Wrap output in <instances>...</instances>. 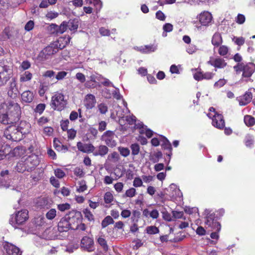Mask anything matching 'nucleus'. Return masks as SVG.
<instances>
[{"label": "nucleus", "instance_id": "nucleus-1", "mask_svg": "<svg viewBox=\"0 0 255 255\" xmlns=\"http://www.w3.org/2000/svg\"><path fill=\"white\" fill-rule=\"evenodd\" d=\"M20 105L13 100L7 99L0 104V121L4 125L17 121L21 115Z\"/></svg>", "mask_w": 255, "mask_h": 255}, {"label": "nucleus", "instance_id": "nucleus-2", "mask_svg": "<svg viewBox=\"0 0 255 255\" xmlns=\"http://www.w3.org/2000/svg\"><path fill=\"white\" fill-rule=\"evenodd\" d=\"M12 76V66L0 61V87L5 85Z\"/></svg>", "mask_w": 255, "mask_h": 255}, {"label": "nucleus", "instance_id": "nucleus-3", "mask_svg": "<svg viewBox=\"0 0 255 255\" xmlns=\"http://www.w3.org/2000/svg\"><path fill=\"white\" fill-rule=\"evenodd\" d=\"M28 219V212L26 210L18 211L15 215L11 216L9 223L15 228L24 224Z\"/></svg>", "mask_w": 255, "mask_h": 255}, {"label": "nucleus", "instance_id": "nucleus-4", "mask_svg": "<svg viewBox=\"0 0 255 255\" xmlns=\"http://www.w3.org/2000/svg\"><path fill=\"white\" fill-rule=\"evenodd\" d=\"M67 104L63 94L60 92H56L51 98V106L54 110L61 111L63 110Z\"/></svg>", "mask_w": 255, "mask_h": 255}, {"label": "nucleus", "instance_id": "nucleus-5", "mask_svg": "<svg viewBox=\"0 0 255 255\" xmlns=\"http://www.w3.org/2000/svg\"><path fill=\"white\" fill-rule=\"evenodd\" d=\"M204 215L206 218V225L210 227L213 230L219 232L221 229V225L217 221L215 213L212 210L206 209L204 211Z\"/></svg>", "mask_w": 255, "mask_h": 255}, {"label": "nucleus", "instance_id": "nucleus-6", "mask_svg": "<svg viewBox=\"0 0 255 255\" xmlns=\"http://www.w3.org/2000/svg\"><path fill=\"white\" fill-rule=\"evenodd\" d=\"M210 113L207 116L210 118H212V125L217 128L221 129L225 127V122L222 115L217 114L215 109L211 107L209 109Z\"/></svg>", "mask_w": 255, "mask_h": 255}, {"label": "nucleus", "instance_id": "nucleus-7", "mask_svg": "<svg viewBox=\"0 0 255 255\" xmlns=\"http://www.w3.org/2000/svg\"><path fill=\"white\" fill-rule=\"evenodd\" d=\"M4 134L7 139L14 141H19L22 138L17 127L14 125L9 126L5 130Z\"/></svg>", "mask_w": 255, "mask_h": 255}, {"label": "nucleus", "instance_id": "nucleus-8", "mask_svg": "<svg viewBox=\"0 0 255 255\" xmlns=\"http://www.w3.org/2000/svg\"><path fill=\"white\" fill-rule=\"evenodd\" d=\"M6 92L8 97L12 100H14L18 97L19 91L15 78H12L8 83Z\"/></svg>", "mask_w": 255, "mask_h": 255}, {"label": "nucleus", "instance_id": "nucleus-9", "mask_svg": "<svg viewBox=\"0 0 255 255\" xmlns=\"http://www.w3.org/2000/svg\"><path fill=\"white\" fill-rule=\"evenodd\" d=\"M25 164L27 168V171H31L39 163V160L37 155L31 154L25 158Z\"/></svg>", "mask_w": 255, "mask_h": 255}, {"label": "nucleus", "instance_id": "nucleus-10", "mask_svg": "<svg viewBox=\"0 0 255 255\" xmlns=\"http://www.w3.org/2000/svg\"><path fill=\"white\" fill-rule=\"evenodd\" d=\"M207 63L214 67L215 68L218 69L224 68L227 65V63L225 60L220 57H214L211 56Z\"/></svg>", "mask_w": 255, "mask_h": 255}, {"label": "nucleus", "instance_id": "nucleus-11", "mask_svg": "<svg viewBox=\"0 0 255 255\" xmlns=\"http://www.w3.org/2000/svg\"><path fill=\"white\" fill-rule=\"evenodd\" d=\"M114 138L115 134L112 131H107L102 136V140L105 141L108 146L111 147H115L117 144Z\"/></svg>", "mask_w": 255, "mask_h": 255}, {"label": "nucleus", "instance_id": "nucleus-12", "mask_svg": "<svg viewBox=\"0 0 255 255\" xmlns=\"http://www.w3.org/2000/svg\"><path fill=\"white\" fill-rule=\"evenodd\" d=\"M3 247L7 255H21V252L15 246L8 242H4Z\"/></svg>", "mask_w": 255, "mask_h": 255}, {"label": "nucleus", "instance_id": "nucleus-13", "mask_svg": "<svg viewBox=\"0 0 255 255\" xmlns=\"http://www.w3.org/2000/svg\"><path fill=\"white\" fill-rule=\"evenodd\" d=\"M198 19L200 23L203 26H208L211 23L212 20V15L208 11H203L198 16Z\"/></svg>", "mask_w": 255, "mask_h": 255}, {"label": "nucleus", "instance_id": "nucleus-14", "mask_svg": "<svg viewBox=\"0 0 255 255\" xmlns=\"http://www.w3.org/2000/svg\"><path fill=\"white\" fill-rule=\"evenodd\" d=\"M81 247L88 252H92L94 250V241L90 237H84L81 240Z\"/></svg>", "mask_w": 255, "mask_h": 255}, {"label": "nucleus", "instance_id": "nucleus-15", "mask_svg": "<svg viewBox=\"0 0 255 255\" xmlns=\"http://www.w3.org/2000/svg\"><path fill=\"white\" fill-rule=\"evenodd\" d=\"M83 102L87 109H92L95 107L96 103V98L95 96L92 94H87L85 96Z\"/></svg>", "mask_w": 255, "mask_h": 255}, {"label": "nucleus", "instance_id": "nucleus-16", "mask_svg": "<svg viewBox=\"0 0 255 255\" xmlns=\"http://www.w3.org/2000/svg\"><path fill=\"white\" fill-rule=\"evenodd\" d=\"M77 146L79 150L84 153H93V151L95 149V146L91 143H83L81 142H78Z\"/></svg>", "mask_w": 255, "mask_h": 255}, {"label": "nucleus", "instance_id": "nucleus-17", "mask_svg": "<svg viewBox=\"0 0 255 255\" xmlns=\"http://www.w3.org/2000/svg\"><path fill=\"white\" fill-rule=\"evenodd\" d=\"M17 128L23 136V135L27 134L30 132L31 125L26 121H21Z\"/></svg>", "mask_w": 255, "mask_h": 255}, {"label": "nucleus", "instance_id": "nucleus-18", "mask_svg": "<svg viewBox=\"0 0 255 255\" xmlns=\"http://www.w3.org/2000/svg\"><path fill=\"white\" fill-rule=\"evenodd\" d=\"M253 98L252 93L249 90L247 91L245 94L240 97L238 99L239 105L241 106H246L251 101Z\"/></svg>", "mask_w": 255, "mask_h": 255}, {"label": "nucleus", "instance_id": "nucleus-19", "mask_svg": "<svg viewBox=\"0 0 255 255\" xmlns=\"http://www.w3.org/2000/svg\"><path fill=\"white\" fill-rule=\"evenodd\" d=\"M135 127L136 128L139 129V132L141 134H145L146 136L150 138L153 134V131L149 128H147V127L144 126L142 123H138L135 124Z\"/></svg>", "mask_w": 255, "mask_h": 255}, {"label": "nucleus", "instance_id": "nucleus-20", "mask_svg": "<svg viewBox=\"0 0 255 255\" xmlns=\"http://www.w3.org/2000/svg\"><path fill=\"white\" fill-rule=\"evenodd\" d=\"M255 69V65L252 63H249L244 65L243 76L250 77L254 72Z\"/></svg>", "mask_w": 255, "mask_h": 255}, {"label": "nucleus", "instance_id": "nucleus-21", "mask_svg": "<svg viewBox=\"0 0 255 255\" xmlns=\"http://www.w3.org/2000/svg\"><path fill=\"white\" fill-rule=\"evenodd\" d=\"M157 48V46L156 45L151 44L136 47L135 48V49L142 53H149L154 52L156 50Z\"/></svg>", "mask_w": 255, "mask_h": 255}, {"label": "nucleus", "instance_id": "nucleus-22", "mask_svg": "<svg viewBox=\"0 0 255 255\" xmlns=\"http://www.w3.org/2000/svg\"><path fill=\"white\" fill-rule=\"evenodd\" d=\"M70 37L69 36L61 37L53 42L59 50V49L64 48L70 42Z\"/></svg>", "mask_w": 255, "mask_h": 255}, {"label": "nucleus", "instance_id": "nucleus-23", "mask_svg": "<svg viewBox=\"0 0 255 255\" xmlns=\"http://www.w3.org/2000/svg\"><path fill=\"white\" fill-rule=\"evenodd\" d=\"M70 228V224L66 218H62L58 224V229L59 232H66Z\"/></svg>", "mask_w": 255, "mask_h": 255}, {"label": "nucleus", "instance_id": "nucleus-24", "mask_svg": "<svg viewBox=\"0 0 255 255\" xmlns=\"http://www.w3.org/2000/svg\"><path fill=\"white\" fill-rule=\"evenodd\" d=\"M34 94L30 90L24 91L21 94V100L23 102L29 103L32 102L34 99Z\"/></svg>", "mask_w": 255, "mask_h": 255}, {"label": "nucleus", "instance_id": "nucleus-25", "mask_svg": "<svg viewBox=\"0 0 255 255\" xmlns=\"http://www.w3.org/2000/svg\"><path fill=\"white\" fill-rule=\"evenodd\" d=\"M58 51L54 43L53 42L43 50V53L46 56H50L57 53Z\"/></svg>", "mask_w": 255, "mask_h": 255}, {"label": "nucleus", "instance_id": "nucleus-26", "mask_svg": "<svg viewBox=\"0 0 255 255\" xmlns=\"http://www.w3.org/2000/svg\"><path fill=\"white\" fill-rule=\"evenodd\" d=\"M108 151L109 149L106 145H101L98 147L97 150L93 151V155L104 156L108 153Z\"/></svg>", "mask_w": 255, "mask_h": 255}, {"label": "nucleus", "instance_id": "nucleus-27", "mask_svg": "<svg viewBox=\"0 0 255 255\" xmlns=\"http://www.w3.org/2000/svg\"><path fill=\"white\" fill-rule=\"evenodd\" d=\"M11 151L10 147L7 144L0 145V160L3 159Z\"/></svg>", "mask_w": 255, "mask_h": 255}, {"label": "nucleus", "instance_id": "nucleus-28", "mask_svg": "<svg viewBox=\"0 0 255 255\" xmlns=\"http://www.w3.org/2000/svg\"><path fill=\"white\" fill-rule=\"evenodd\" d=\"M32 78V74L28 71L21 72L19 75V81L24 83L30 81Z\"/></svg>", "mask_w": 255, "mask_h": 255}, {"label": "nucleus", "instance_id": "nucleus-29", "mask_svg": "<svg viewBox=\"0 0 255 255\" xmlns=\"http://www.w3.org/2000/svg\"><path fill=\"white\" fill-rule=\"evenodd\" d=\"M15 169L18 172L22 173L25 171H27L26 164H25V159L22 158L16 164Z\"/></svg>", "mask_w": 255, "mask_h": 255}, {"label": "nucleus", "instance_id": "nucleus-30", "mask_svg": "<svg viewBox=\"0 0 255 255\" xmlns=\"http://www.w3.org/2000/svg\"><path fill=\"white\" fill-rule=\"evenodd\" d=\"M50 84L46 82H43L40 84L38 93L40 96H43L46 91H47L50 87Z\"/></svg>", "mask_w": 255, "mask_h": 255}, {"label": "nucleus", "instance_id": "nucleus-31", "mask_svg": "<svg viewBox=\"0 0 255 255\" xmlns=\"http://www.w3.org/2000/svg\"><path fill=\"white\" fill-rule=\"evenodd\" d=\"M222 38L219 33H215L212 39V43L213 45L219 46L222 43Z\"/></svg>", "mask_w": 255, "mask_h": 255}, {"label": "nucleus", "instance_id": "nucleus-32", "mask_svg": "<svg viewBox=\"0 0 255 255\" xmlns=\"http://www.w3.org/2000/svg\"><path fill=\"white\" fill-rule=\"evenodd\" d=\"M79 23L77 19H70L67 22V28H68L71 31H75L78 27Z\"/></svg>", "mask_w": 255, "mask_h": 255}, {"label": "nucleus", "instance_id": "nucleus-33", "mask_svg": "<svg viewBox=\"0 0 255 255\" xmlns=\"http://www.w3.org/2000/svg\"><path fill=\"white\" fill-rule=\"evenodd\" d=\"M114 223V221L112 217L110 216H107L102 221L101 226L102 228H105L108 225L113 224Z\"/></svg>", "mask_w": 255, "mask_h": 255}, {"label": "nucleus", "instance_id": "nucleus-34", "mask_svg": "<svg viewBox=\"0 0 255 255\" xmlns=\"http://www.w3.org/2000/svg\"><path fill=\"white\" fill-rule=\"evenodd\" d=\"M83 214L84 217L90 222H94L95 218L92 213L89 209H84L83 211Z\"/></svg>", "mask_w": 255, "mask_h": 255}, {"label": "nucleus", "instance_id": "nucleus-35", "mask_svg": "<svg viewBox=\"0 0 255 255\" xmlns=\"http://www.w3.org/2000/svg\"><path fill=\"white\" fill-rule=\"evenodd\" d=\"M87 189L86 182L84 180L79 181L76 187V191L79 193L83 192Z\"/></svg>", "mask_w": 255, "mask_h": 255}, {"label": "nucleus", "instance_id": "nucleus-36", "mask_svg": "<svg viewBox=\"0 0 255 255\" xmlns=\"http://www.w3.org/2000/svg\"><path fill=\"white\" fill-rule=\"evenodd\" d=\"M244 122L248 127L253 126L255 124V119L251 116L246 115L244 117Z\"/></svg>", "mask_w": 255, "mask_h": 255}, {"label": "nucleus", "instance_id": "nucleus-37", "mask_svg": "<svg viewBox=\"0 0 255 255\" xmlns=\"http://www.w3.org/2000/svg\"><path fill=\"white\" fill-rule=\"evenodd\" d=\"M114 196L110 192H107L104 196V201L106 204H110L114 201Z\"/></svg>", "mask_w": 255, "mask_h": 255}, {"label": "nucleus", "instance_id": "nucleus-38", "mask_svg": "<svg viewBox=\"0 0 255 255\" xmlns=\"http://www.w3.org/2000/svg\"><path fill=\"white\" fill-rule=\"evenodd\" d=\"M232 41L237 45L241 46L244 44L245 39L243 37L234 36L232 38Z\"/></svg>", "mask_w": 255, "mask_h": 255}, {"label": "nucleus", "instance_id": "nucleus-39", "mask_svg": "<svg viewBox=\"0 0 255 255\" xmlns=\"http://www.w3.org/2000/svg\"><path fill=\"white\" fill-rule=\"evenodd\" d=\"M163 30L164 32L162 33V36L166 37L167 36L166 32H169L172 31L173 25L169 23H166L163 26Z\"/></svg>", "mask_w": 255, "mask_h": 255}, {"label": "nucleus", "instance_id": "nucleus-40", "mask_svg": "<svg viewBox=\"0 0 255 255\" xmlns=\"http://www.w3.org/2000/svg\"><path fill=\"white\" fill-rule=\"evenodd\" d=\"M31 66L30 63L27 61L25 60L22 61L19 66V69L20 71H24L28 69Z\"/></svg>", "mask_w": 255, "mask_h": 255}, {"label": "nucleus", "instance_id": "nucleus-41", "mask_svg": "<svg viewBox=\"0 0 255 255\" xmlns=\"http://www.w3.org/2000/svg\"><path fill=\"white\" fill-rule=\"evenodd\" d=\"M162 140H161L162 143V146L164 149H168L170 151L172 149L171 144L169 140L164 137H161Z\"/></svg>", "mask_w": 255, "mask_h": 255}, {"label": "nucleus", "instance_id": "nucleus-42", "mask_svg": "<svg viewBox=\"0 0 255 255\" xmlns=\"http://www.w3.org/2000/svg\"><path fill=\"white\" fill-rule=\"evenodd\" d=\"M146 233L148 234L153 235L159 233V230L156 227L154 226H148L146 228Z\"/></svg>", "mask_w": 255, "mask_h": 255}, {"label": "nucleus", "instance_id": "nucleus-43", "mask_svg": "<svg viewBox=\"0 0 255 255\" xmlns=\"http://www.w3.org/2000/svg\"><path fill=\"white\" fill-rule=\"evenodd\" d=\"M118 151L125 157L128 156L130 154V150L127 147L120 146L118 147Z\"/></svg>", "mask_w": 255, "mask_h": 255}, {"label": "nucleus", "instance_id": "nucleus-44", "mask_svg": "<svg viewBox=\"0 0 255 255\" xmlns=\"http://www.w3.org/2000/svg\"><path fill=\"white\" fill-rule=\"evenodd\" d=\"M120 158L119 154L116 152H113L108 156V160L114 162H117Z\"/></svg>", "mask_w": 255, "mask_h": 255}, {"label": "nucleus", "instance_id": "nucleus-45", "mask_svg": "<svg viewBox=\"0 0 255 255\" xmlns=\"http://www.w3.org/2000/svg\"><path fill=\"white\" fill-rule=\"evenodd\" d=\"M102 79H103V77L100 75L97 74H92L90 77L89 81L96 84L99 83Z\"/></svg>", "mask_w": 255, "mask_h": 255}, {"label": "nucleus", "instance_id": "nucleus-46", "mask_svg": "<svg viewBox=\"0 0 255 255\" xmlns=\"http://www.w3.org/2000/svg\"><path fill=\"white\" fill-rule=\"evenodd\" d=\"M130 148L131 150V154L133 155H136L139 153L140 148L137 143L131 144L130 145Z\"/></svg>", "mask_w": 255, "mask_h": 255}, {"label": "nucleus", "instance_id": "nucleus-47", "mask_svg": "<svg viewBox=\"0 0 255 255\" xmlns=\"http://www.w3.org/2000/svg\"><path fill=\"white\" fill-rule=\"evenodd\" d=\"M229 51L228 47L226 45H222L220 46L218 49V53L222 56H226Z\"/></svg>", "mask_w": 255, "mask_h": 255}, {"label": "nucleus", "instance_id": "nucleus-48", "mask_svg": "<svg viewBox=\"0 0 255 255\" xmlns=\"http://www.w3.org/2000/svg\"><path fill=\"white\" fill-rule=\"evenodd\" d=\"M136 190L134 188H130L127 190L125 193V194L123 196L124 197H133L135 195Z\"/></svg>", "mask_w": 255, "mask_h": 255}, {"label": "nucleus", "instance_id": "nucleus-49", "mask_svg": "<svg viewBox=\"0 0 255 255\" xmlns=\"http://www.w3.org/2000/svg\"><path fill=\"white\" fill-rule=\"evenodd\" d=\"M56 215V210L55 209H51L49 210L46 214V217L48 220L53 219Z\"/></svg>", "mask_w": 255, "mask_h": 255}, {"label": "nucleus", "instance_id": "nucleus-50", "mask_svg": "<svg viewBox=\"0 0 255 255\" xmlns=\"http://www.w3.org/2000/svg\"><path fill=\"white\" fill-rule=\"evenodd\" d=\"M245 144L247 147H252L254 144L253 137L250 135H247L245 138Z\"/></svg>", "mask_w": 255, "mask_h": 255}, {"label": "nucleus", "instance_id": "nucleus-51", "mask_svg": "<svg viewBox=\"0 0 255 255\" xmlns=\"http://www.w3.org/2000/svg\"><path fill=\"white\" fill-rule=\"evenodd\" d=\"M98 243L100 245L105 251H107L108 249L107 242L105 239L102 237H99L97 240Z\"/></svg>", "mask_w": 255, "mask_h": 255}, {"label": "nucleus", "instance_id": "nucleus-52", "mask_svg": "<svg viewBox=\"0 0 255 255\" xmlns=\"http://www.w3.org/2000/svg\"><path fill=\"white\" fill-rule=\"evenodd\" d=\"M59 15V13L55 11H50L47 12L45 17L48 19L52 20L55 18H56Z\"/></svg>", "mask_w": 255, "mask_h": 255}, {"label": "nucleus", "instance_id": "nucleus-53", "mask_svg": "<svg viewBox=\"0 0 255 255\" xmlns=\"http://www.w3.org/2000/svg\"><path fill=\"white\" fill-rule=\"evenodd\" d=\"M67 29V22H63L60 25L58 26V29L57 30V34H62Z\"/></svg>", "mask_w": 255, "mask_h": 255}, {"label": "nucleus", "instance_id": "nucleus-54", "mask_svg": "<svg viewBox=\"0 0 255 255\" xmlns=\"http://www.w3.org/2000/svg\"><path fill=\"white\" fill-rule=\"evenodd\" d=\"M198 50L197 46L193 44L189 45L186 48V51L189 54H192L195 53Z\"/></svg>", "mask_w": 255, "mask_h": 255}, {"label": "nucleus", "instance_id": "nucleus-55", "mask_svg": "<svg viewBox=\"0 0 255 255\" xmlns=\"http://www.w3.org/2000/svg\"><path fill=\"white\" fill-rule=\"evenodd\" d=\"M98 110L101 114H105L108 111L107 106L104 103H101L98 106Z\"/></svg>", "mask_w": 255, "mask_h": 255}, {"label": "nucleus", "instance_id": "nucleus-56", "mask_svg": "<svg viewBox=\"0 0 255 255\" xmlns=\"http://www.w3.org/2000/svg\"><path fill=\"white\" fill-rule=\"evenodd\" d=\"M74 174L77 176L82 177L84 176L85 173L82 168L77 167L74 170Z\"/></svg>", "mask_w": 255, "mask_h": 255}, {"label": "nucleus", "instance_id": "nucleus-57", "mask_svg": "<svg viewBox=\"0 0 255 255\" xmlns=\"http://www.w3.org/2000/svg\"><path fill=\"white\" fill-rule=\"evenodd\" d=\"M227 83V80L225 79H220L214 84V87L220 88L224 86Z\"/></svg>", "mask_w": 255, "mask_h": 255}, {"label": "nucleus", "instance_id": "nucleus-58", "mask_svg": "<svg viewBox=\"0 0 255 255\" xmlns=\"http://www.w3.org/2000/svg\"><path fill=\"white\" fill-rule=\"evenodd\" d=\"M142 180L139 177H135L133 181V186L135 187H141L143 183Z\"/></svg>", "mask_w": 255, "mask_h": 255}, {"label": "nucleus", "instance_id": "nucleus-59", "mask_svg": "<svg viewBox=\"0 0 255 255\" xmlns=\"http://www.w3.org/2000/svg\"><path fill=\"white\" fill-rule=\"evenodd\" d=\"M54 174L55 175L59 178H62L65 175L64 172L62 169L59 168H57L55 170Z\"/></svg>", "mask_w": 255, "mask_h": 255}, {"label": "nucleus", "instance_id": "nucleus-60", "mask_svg": "<svg viewBox=\"0 0 255 255\" xmlns=\"http://www.w3.org/2000/svg\"><path fill=\"white\" fill-rule=\"evenodd\" d=\"M70 208V204L68 203L59 204L58 205V209L61 211H65L66 210H69Z\"/></svg>", "mask_w": 255, "mask_h": 255}, {"label": "nucleus", "instance_id": "nucleus-61", "mask_svg": "<svg viewBox=\"0 0 255 255\" xmlns=\"http://www.w3.org/2000/svg\"><path fill=\"white\" fill-rule=\"evenodd\" d=\"M124 188V184L122 182H118L114 185V188L115 190L118 192H121Z\"/></svg>", "mask_w": 255, "mask_h": 255}, {"label": "nucleus", "instance_id": "nucleus-62", "mask_svg": "<svg viewBox=\"0 0 255 255\" xmlns=\"http://www.w3.org/2000/svg\"><path fill=\"white\" fill-rule=\"evenodd\" d=\"M67 75V73L65 71H60L58 72L56 75L57 80H61L63 79Z\"/></svg>", "mask_w": 255, "mask_h": 255}, {"label": "nucleus", "instance_id": "nucleus-63", "mask_svg": "<svg viewBox=\"0 0 255 255\" xmlns=\"http://www.w3.org/2000/svg\"><path fill=\"white\" fill-rule=\"evenodd\" d=\"M184 211L189 214H192L194 213H197L198 210V208L196 207L190 208L189 207H186L184 208Z\"/></svg>", "mask_w": 255, "mask_h": 255}, {"label": "nucleus", "instance_id": "nucleus-64", "mask_svg": "<svg viewBox=\"0 0 255 255\" xmlns=\"http://www.w3.org/2000/svg\"><path fill=\"white\" fill-rule=\"evenodd\" d=\"M34 22L32 20H29L28 21L25 25V30L29 31L32 30L34 27Z\"/></svg>", "mask_w": 255, "mask_h": 255}]
</instances>
